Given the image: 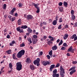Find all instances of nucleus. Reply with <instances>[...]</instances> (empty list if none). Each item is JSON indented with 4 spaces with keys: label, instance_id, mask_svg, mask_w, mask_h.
<instances>
[{
    "label": "nucleus",
    "instance_id": "f257e3e1",
    "mask_svg": "<svg viewBox=\"0 0 77 77\" xmlns=\"http://www.w3.org/2000/svg\"><path fill=\"white\" fill-rule=\"evenodd\" d=\"M25 51L23 50H22L19 51L17 54V56L18 58L21 57L23 54H24Z\"/></svg>",
    "mask_w": 77,
    "mask_h": 77
},
{
    "label": "nucleus",
    "instance_id": "f03ea898",
    "mask_svg": "<svg viewBox=\"0 0 77 77\" xmlns=\"http://www.w3.org/2000/svg\"><path fill=\"white\" fill-rule=\"evenodd\" d=\"M16 69L17 71H20L22 69V65L21 62H18L16 63Z\"/></svg>",
    "mask_w": 77,
    "mask_h": 77
},
{
    "label": "nucleus",
    "instance_id": "7ed1b4c3",
    "mask_svg": "<svg viewBox=\"0 0 77 77\" xmlns=\"http://www.w3.org/2000/svg\"><path fill=\"white\" fill-rule=\"evenodd\" d=\"M75 69V67L73 66L69 69V71H72L70 72V75H72V74H73V73H74L76 71Z\"/></svg>",
    "mask_w": 77,
    "mask_h": 77
},
{
    "label": "nucleus",
    "instance_id": "20e7f679",
    "mask_svg": "<svg viewBox=\"0 0 77 77\" xmlns=\"http://www.w3.org/2000/svg\"><path fill=\"white\" fill-rule=\"evenodd\" d=\"M39 62H40V59L39 58H37L36 60L34 61L33 63L35 65L37 64V66H39Z\"/></svg>",
    "mask_w": 77,
    "mask_h": 77
},
{
    "label": "nucleus",
    "instance_id": "39448f33",
    "mask_svg": "<svg viewBox=\"0 0 77 77\" xmlns=\"http://www.w3.org/2000/svg\"><path fill=\"white\" fill-rule=\"evenodd\" d=\"M42 63L44 66H46V65L50 64V63L48 61H45L42 60Z\"/></svg>",
    "mask_w": 77,
    "mask_h": 77
},
{
    "label": "nucleus",
    "instance_id": "423d86ee",
    "mask_svg": "<svg viewBox=\"0 0 77 77\" xmlns=\"http://www.w3.org/2000/svg\"><path fill=\"white\" fill-rule=\"evenodd\" d=\"M17 30L18 32H19L20 33H23V29L21 28V27H19L17 28Z\"/></svg>",
    "mask_w": 77,
    "mask_h": 77
},
{
    "label": "nucleus",
    "instance_id": "0eeeda50",
    "mask_svg": "<svg viewBox=\"0 0 77 77\" xmlns=\"http://www.w3.org/2000/svg\"><path fill=\"white\" fill-rule=\"evenodd\" d=\"M27 20H31L33 18V16L31 15H27Z\"/></svg>",
    "mask_w": 77,
    "mask_h": 77
},
{
    "label": "nucleus",
    "instance_id": "6e6552de",
    "mask_svg": "<svg viewBox=\"0 0 77 77\" xmlns=\"http://www.w3.org/2000/svg\"><path fill=\"white\" fill-rule=\"evenodd\" d=\"M55 67V65L54 64L50 66V70L51 71H53V69H54V68Z\"/></svg>",
    "mask_w": 77,
    "mask_h": 77
},
{
    "label": "nucleus",
    "instance_id": "1a4fd4ad",
    "mask_svg": "<svg viewBox=\"0 0 77 77\" xmlns=\"http://www.w3.org/2000/svg\"><path fill=\"white\" fill-rule=\"evenodd\" d=\"M60 73H65V70H64V69H63L62 67L61 66L60 67Z\"/></svg>",
    "mask_w": 77,
    "mask_h": 77
},
{
    "label": "nucleus",
    "instance_id": "9d476101",
    "mask_svg": "<svg viewBox=\"0 0 77 77\" xmlns=\"http://www.w3.org/2000/svg\"><path fill=\"white\" fill-rule=\"evenodd\" d=\"M68 51H71L72 53L74 52V50L72 49V47H71L69 48V49L68 50Z\"/></svg>",
    "mask_w": 77,
    "mask_h": 77
},
{
    "label": "nucleus",
    "instance_id": "9b49d317",
    "mask_svg": "<svg viewBox=\"0 0 77 77\" xmlns=\"http://www.w3.org/2000/svg\"><path fill=\"white\" fill-rule=\"evenodd\" d=\"M15 11H16V8H13L12 10L10 11L11 14V15H13V13H14V12Z\"/></svg>",
    "mask_w": 77,
    "mask_h": 77
},
{
    "label": "nucleus",
    "instance_id": "f8f14e48",
    "mask_svg": "<svg viewBox=\"0 0 77 77\" xmlns=\"http://www.w3.org/2000/svg\"><path fill=\"white\" fill-rule=\"evenodd\" d=\"M68 37V34H67V33H66L63 36V38L64 40H65L67 39Z\"/></svg>",
    "mask_w": 77,
    "mask_h": 77
},
{
    "label": "nucleus",
    "instance_id": "ddd939ff",
    "mask_svg": "<svg viewBox=\"0 0 77 77\" xmlns=\"http://www.w3.org/2000/svg\"><path fill=\"white\" fill-rule=\"evenodd\" d=\"M31 62H32V61L31 59H30V58H27L26 61V63H31Z\"/></svg>",
    "mask_w": 77,
    "mask_h": 77
},
{
    "label": "nucleus",
    "instance_id": "4468645a",
    "mask_svg": "<svg viewBox=\"0 0 77 77\" xmlns=\"http://www.w3.org/2000/svg\"><path fill=\"white\" fill-rule=\"evenodd\" d=\"M6 53L8 54H11L12 53V50L11 49L8 50L6 51Z\"/></svg>",
    "mask_w": 77,
    "mask_h": 77
},
{
    "label": "nucleus",
    "instance_id": "2eb2a0df",
    "mask_svg": "<svg viewBox=\"0 0 77 77\" xmlns=\"http://www.w3.org/2000/svg\"><path fill=\"white\" fill-rule=\"evenodd\" d=\"M34 4V6L35 8H36V9H37L38 8H39V7H38V5H39V4H35L34 3H33Z\"/></svg>",
    "mask_w": 77,
    "mask_h": 77
},
{
    "label": "nucleus",
    "instance_id": "dca6fc26",
    "mask_svg": "<svg viewBox=\"0 0 77 77\" xmlns=\"http://www.w3.org/2000/svg\"><path fill=\"white\" fill-rule=\"evenodd\" d=\"M27 31V32H29L30 33H32V32H33L32 30V29H31L30 27H29L28 28Z\"/></svg>",
    "mask_w": 77,
    "mask_h": 77
},
{
    "label": "nucleus",
    "instance_id": "f3484780",
    "mask_svg": "<svg viewBox=\"0 0 77 77\" xmlns=\"http://www.w3.org/2000/svg\"><path fill=\"white\" fill-rule=\"evenodd\" d=\"M30 68L32 70H34L35 69V66H34L32 65H31L30 66Z\"/></svg>",
    "mask_w": 77,
    "mask_h": 77
},
{
    "label": "nucleus",
    "instance_id": "a211bd4d",
    "mask_svg": "<svg viewBox=\"0 0 77 77\" xmlns=\"http://www.w3.org/2000/svg\"><path fill=\"white\" fill-rule=\"evenodd\" d=\"M57 48V47L56 46H54L52 47L53 50H56Z\"/></svg>",
    "mask_w": 77,
    "mask_h": 77
},
{
    "label": "nucleus",
    "instance_id": "6ab92c4d",
    "mask_svg": "<svg viewBox=\"0 0 77 77\" xmlns=\"http://www.w3.org/2000/svg\"><path fill=\"white\" fill-rule=\"evenodd\" d=\"M37 41H38V40L36 39H35L34 40H32V43L34 44H35L37 42Z\"/></svg>",
    "mask_w": 77,
    "mask_h": 77
},
{
    "label": "nucleus",
    "instance_id": "aec40b11",
    "mask_svg": "<svg viewBox=\"0 0 77 77\" xmlns=\"http://www.w3.org/2000/svg\"><path fill=\"white\" fill-rule=\"evenodd\" d=\"M17 23L18 25H20V24H21V23H22L21 22V19H19L18 20Z\"/></svg>",
    "mask_w": 77,
    "mask_h": 77
},
{
    "label": "nucleus",
    "instance_id": "412c9836",
    "mask_svg": "<svg viewBox=\"0 0 77 77\" xmlns=\"http://www.w3.org/2000/svg\"><path fill=\"white\" fill-rule=\"evenodd\" d=\"M28 27H27V26L26 25H25V26H21V29H27Z\"/></svg>",
    "mask_w": 77,
    "mask_h": 77
},
{
    "label": "nucleus",
    "instance_id": "4be33fe9",
    "mask_svg": "<svg viewBox=\"0 0 77 77\" xmlns=\"http://www.w3.org/2000/svg\"><path fill=\"white\" fill-rule=\"evenodd\" d=\"M53 77H58L59 76V74H55L53 75Z\"/></svg>",
    "mask_w": 77,
    "mask_h": 77
},
{
    "label": "nucleus",
    "instance_id": "5701e85b",
    "mask_svg": "<svg viewBox=\"0 0 77 77\" xmlns=\"http://www.w3.org/2000/svg\"><path fill=\"white\" fill-rule=\"evenodd\" d=\"M71 20H75V16H74V15H71Z\"/></svg>",
    "mask_w": 77,
    "mask_h": 77
},
{
    "label": "nucleus",
    "instance_id": "b1692460",
    "mask_svg": "<svg viewBox=\"0 0 77 77\" xmlns=\"http://www.w3.org/2000/svg\"><path fill=\"white\" fill-rule=\"evenodd\" d=\"M53 25L55 26L57 24V21L56 20H54L52 22Z\"/></svg>",
    "mask_w": 77,
    "mask_h": 77
},
{
    "label": "nucleus",
    "instance_id": "393cba45",
    "mask_svg": "<svg viewBox=\"0 0 77 77\" xmlns=\"http://www.w3.org/2000/svg\"><path fill=\"white\" fill-rule=\"evenodd\" d=\"M15 43V41H12L11 43H10V45L12 46L13 45H14V44Z\"/></svg>",
    "mask_w": 77,
    "mask_h": 77
},
{
    "label": "nucleus",
    "instance_id": "a878e982",
    "mask_svg": "<svg viewBox=\"0 0 77 77\" xmlns=\"http://www.w3.org/2000/svg\"><path fill=\"white\" fill-rule=\"evenodd\" d=\"M64 5L65 7H67V6H68V3L66 2H64Z\"/></svg>",
    "mask_w": 77,
    "mask_h": 77
},
{
    "label": "nucleus",
    "instance_id": "bb28decb",
    "mask_svg": "<svg viewBox=\"0 0 77 77\" xmlns=\"http://www.w3.org/2000/svg\"><path fill=\"white\" fill-rule=\"evenodd\" d=\"M24 46H25V43H23L20 45V47H24Z\"/></svg>",
    "mask_w": 77,
    "mask_h": 77
},
{
    "label": "nucleus",
    "instance_id": "cd10ccee",
    "mask_svg": "<svg viewBox=\"0 0 77 77\" xmlns=\"http://www.w3.org/2000/svg\"><path fill=\"white\" fill-rule=\"evenodd\" d=\"M71 15H74V11L72 10L71 11Z\"/></svg>",
    "mask_w": 77,
    "mask_h": 77
},
{
    "label": "nucleus",
    "instance_id": "c85d7f7f",
    "mask_svg": "<svg viewBox=\"0 0 77 77\" xmlns=\"http://www.w3.org/2000/svg\"><path fill=\"white\" fill-rule=\"evenodd\" d=\"M16 55V54L15 53L13 54V57L14 59H17V58L15 57Z\"/></svg>",
    "mask_w": 77,
    "mask_h": 77
},
{
    "label": "nucleus",
    "instance_id": "c756f323",
    "mask_svg": "<svg viewBox=\"0 0 77 77\" xmlns=\"http://www.w3.org/2000/svg\"><path fill=\"white\" fill-rule=\"evenodd\" d=\"M59 10L60 12H63V8L62 7H59Z\"/></svg>",
    "mask_w": 77,
    "mask_h": 77
},
{
    "label": "nucleus",
    "instance_id": "7c9ffc66",
    "mask_svg": "<svg viewBox=\"0 0 77 77\" xmlns=\"http://www.w3.org/2000/svg\"><path fill=\"white\" fill-rule=\"evenodd\" d=\"M23 3H19L18 4V5L19 8H22L23 6Z\"/></svg>",
    "mask_w": 77,
    "mask_h": 77
},
{
    "label": "nucleus",
    "instance_id": "2f4dec72",
    "mask_svg": "<svg viewBox=\"0 0 77 77\" xmlns=\"http://www.w3.org/2000/svg\"><path fill=\"white\" fill-rule=\"evenodd\" d=\"M75 36H76V34L73 35L72 37H70V39H73L74 38Z\"/></svg>",
    "mask_w": 77,
    "mask_h": 77
},
{
    "label": "nucleus",
    "instance_id": "473e14b6",
    "mask_svg": "<svg viewBox=\"0 0 77 77\" xmlns=\"http://www.w3.org/2000/svg\"><path fill=\"white\" fill-rule=\"evenodd\" d=\"M63 43V41H62V40H61L59 44V46H60L61 45H62V44Z\"/></svg>",
    "mask_w": 77,
    "mask_h": 77
},
{
    "label": "nucleus",
    "instance_id": "72a5a7b5",
    "mask_svg": "<svg viewBox=\"0 0 77 77\" xmlns=\"http://www.w3.org/2000/svg\"><path fill=\"white\" fill-rule=\"evenodd\" d=\"M60 73V75L62 77H64V74L65 73Z\"/></svg>",
    "mask_w": 77,
    "mask_h": 77
},
{
    "label": "nucleus",
    "instance_id": "f704fd0d",
    "mask_svg": "<svg viewBox=\"0 0 77 77\" xmlns=\"http://www.w3.org/2000/svg\"><path fill=\"white\" fill-rule=\"evenodd\" d=\"M63 21V20L62 17H60L59 19V22L60 23H62Z\"/></svg>",
    "mask_w": 77,
    "mask_h": 77
},
{
    "label": "nucleus",
    "instance_id": "c9c22d12",
    "mask_svg": "<svg viewBox=\"0 0 77 77\" xmlns=\"http://www.w3.org/2000/svg\"><path fill=\"white\" fill-rule=\"evenodd\" d=\"M33 38H34V39H36V38H38V36L36 35H34L33 36Z\"/></svg>",
    "mask_w": 77,
    "mask_h": 77
},
{
    "label": "nucleus",
    "instance_id": "e433bc0d",
    "mask_svg": "<svg viewBox=\"0 0 77 77\" xmlns=\"http://www.w3.org/2000/svg\"><path fill=\"white\" fill-rule=\"evenodd\" d=\"M53 74H56V73H57V70L56 69H55L53 71Z\"/></svg>",
    "mask_w": 77,
    "mask_h": 77
},
{
    "label": "nucleus",
    "instance_id": "4c0bfd02",
    "mask_svg": "<svg viewBox=\"0 0 77 77\" xmlns=\"http://www.w3.org/2000/svg\"><path fill=\"white\" fill-rule=\"evenodd\" d=\"M37 9V10L36 11V13H37V14H38V13H39V12L40 11V9H39V8H38Z\"/></svg>",
    "mask_w": 77,
    "mask_h": 77
},
{
    "label": "nucleus",
    "instance_id": "58836bf2",
    "mask_svg": "<svg viewBox=\"0 0 77 77\" xmlns=\"http://www.w3.org/2000/svg\"><path fill=\"white\" fill-rule=\"evenodd\" d=\"M52 52H53V51L51 50L49 53V55H50L51 56H52Z\"/></svg>",
    "mask_w": 77,
    "mask_h": 77
},
{
    "label": "nucleus",
    "instance_id": "ea45409f",
    "mask_svg": "<svg viewBox=\"0 0 77 77\" xmlns=\"http://www.w3.org/2000/svg\"><path fill=\"white\" fill-rule=\"evenodd\" d=\"M6 4H5L3 5L4 9H6Z\"/></svg>",
    "mask_w": 77,
    "mask_h": 77
},
{
    "label": "nucleus",
    "instance_id": "a19ab883",
    "mask_svg": "<svg viewBox=\"0 0 77 77\" xmlns=\"http://www.w3.org/2000/svg\"><path fill=\"white\" fill-rule=\"evenodd\" d=\"M63 3L62 2H60L58 3V5L60 6H62Z\"/></svg>",
    "mask_w": 77,
    "mask_h": 77
},
{
    "label": "nucleus",
    "instance_id": "79ce46f5",
    "mask_svg": "<svg viewBox=\"0 0 77 77\" xmlns=\"http://www.w3.org/2000/svg\"><path fill=\"white\" fill-rule=\"evenodd\" d=\"M63 45V46H64V47H66L67 46V45L66 43H64Z\"/></svg>",
    "mask_w": 77,
    "mask_h": 77
},
{
    "label": "nucleus",
    "instance_id": "37998d69",
    "mask_svg": "<svg viewBox=\"0 0 77 77\" xmlns=\"http://www.w3.org/2000/svg\"><path fill=\"white\" fill-rule=\"evenodd\" d=\"M66 49V48L64 47H63L61 48V50H65Z\"/></svg>",
    "mask_w": 77,
    "mask_h": 77
},
{
    "label": "nucleus",
    "instance_id": "c03bdc74",
    "mask_svg": "<svg viewBox=\"0 0 77 77\" xmlns=\"http://www.w3.org/2000/svg\"><path fill=\"white\" fill-rule=\"evenodd\" d=\"M72 63L73 64H74V65H75V64H77V62L76 61H73L72 62Z\"/></svg>",
    "mask_w": 77,
    "mask_h": 77
},
{
    "label": "nucleus",
    "instance_id": "a18cd8bd",
    "mask_svg": "<svg viewBox=\"0 0 77 77\" xmlns=\"http://www.w3.org/2000/svg\"><path fill=\"white\" fill-rule=\"evenodd\" d=\"M62 28V25H60L58 26V29H61Z\"/></svg>",
    "mask_w": 77,
    "mask_h": 77
},
{
    "label": "nucleus",
    "instance_id": "49530a36",
    "mask_svg": "<svg viewBox=\"0 0 77 77\" xmlns=\"http://www.w3.org/2000/svg\"><path fill=\"white\" fill-rule=\"evenodd\" d=\"M28 41L31 44L32 42V40H31V38H29L28 40Z\"/></svg>",
    "mask_w": 77,
    "mask_h": 77
},
{
    "label": "nucleus",
    "instance_id": "de8ad7c7",
    "mask_svg": "<svg viewBox=\"0 0 77 77\" xmlns=\"http://www.w3.org/2000/svg\"><path fill=\"white\" fill-rule=\"evenodd\" d=\"M64 28H65V29H67V28H68V25H66L64 26Z\"/></svg>",
    "mask_w": 77,
    "mask_h": 77
},
{
    "label": "nucleus",
    "instance_id": "09e8293b",
    "mask_svg": "<svg viewBox=\"0 0 77 77\" xmlns=\"http://www.w3.org/2000/svg\"><path fill=\"white\" fill-rule=\"evenodd\" d=\"M15 20V17H13L12 18L11 21H14Z\"/></svg>",
    "mask_w": 77,
    "mask_h": 77
},
{
    "label": "nucleus",
    "instance_id": "8fccbe9b",
    "mask_svg": "<svg viewBox=\"0 0 77 77\" xmlns=\"http://www.w3.org/2000/svg\"><path fill=\"white\" fill-rule=\"evenodd\" d=\"M77 40V36H75L74 37V41H76V40Z\"/></svg>",
    "mask_w": 77,
    "mask_h": 77
},
{
    "label": "nucleus",
    "instance_id": "3c124183",
    "mask_svg": "<svg viewBox=\"0 0 77 77\" xmlns=\"http://www.w3.org/2000/svg\"><path fill=\"white\" fill-rule=\"evenodd\" d=\"M43 54V52L42 51H41L40 54H39V56H42V54Z\"/></svg>",
    "mask_w": 77,
    "mask_h": 77
},
{
    "label": "nucleus",
    "instance_id": "603ef678",
    "mask_svg": "<svg viewBox=\"0 0 77 77\" xmlns=\"http://www.w3.org/2000/svg\"><path fill=\"white\" fill-rule=\"evenodd\" d=\"M9 67H10V68H12V64L11 63H10L9 64Z\"/></svg>",
    "mask_w": 77,
    "mask_h": 77
},
{
    "label": "nucleus",
    "instance_id": "864d4df0",
    "mask_svg": "<svg viewBox=\"0 0 77 77\" xmlns=\"http://www.w3.org/2000/svg\"><path fill=\"white\" fill-rule=\"evenodd\" d=\"M47 57L48 59H50V56L49 55H47Z\"/></svg>",
    "mask_w": 77,
    "mask_h": 77
},
{
    "label": "nucleus",
    "instance_id": "5fc2aeb1",
    "mask_svg": "<svg viewBox=\"0 0 77 77\" xmlns=\"http://www.w3.org/2000/svg\"><path fill=\"white\" fill-rule=\"evenodd\" d=\"M11 37L10 35H8L7 36V38H8V39H9V38Z\"/></svg>",
    "mask_w": 77,
    "mask_h": 77
},
{
    "label": "nucleus",
    "instance_id": "6e6d98bb",
    "mask_svg": "<svg viewBox=\"0 0 77 77\" xmlns=\"http://www.w3.org/2000/svg\"><path fill=\"white\" fill-rule=\"evenodd\" d=\"M59 66H60V64L59 63H58L56 66V67H59Z\"/></svg>",
    "mask_w": 77,
    "mask_h": 77
},
{
    "label": "nucleus",
    "instance_id": "4d7b16f0",
    "mask_svg": "<svg viewBox=\"0 0 77 77\" xmlns=\"http://www.w3.org/2000/svg\"><path fill=\"white\" fill-rule=\"evenodd\" d=\"M51 41H54V38L52 37L51 38Z\"/></svg>",
    "mask_w": 77,
    "mask_h": 77
},
{
    "label": "nucleus",
    "instance_id": "13d9d810",
    "mask_svg": "<svg viewBox=\"0 0 77 77\" xmlns=\"http://www.w3.org/2000/svg\"><path fill=\"white\" fill-rule=\"evenodd\" d=\"M43 24L44 25H46V24H47V23L44 22L43 23Z\"/></svg>",
    "mask_w": 77,
    "mask_h": 77
},
{
    "label": "nucleus",
    "instance_id": "bf43d9fd",
    "mask_svg": "<svg viewBox=\"0 0 77 77\" xmlns=\"http://www.w3.org/2000/svg\"><path fill=\"white\" fill-rule=\"evenodd\" d=\"M75 27H77V22H76L74 25Z\"/></svg>",
    "mask_w": 77,
    "mask_h": 77
},
{
    "label": "nucleus",
    "instance_id": "052dcab7",
    "mask_svg": "<svg viewBox=\"0 0 77 77\" xmlns=\"http://www.w3.org/2000/svg\"><path fill=\"white\" fill-rule=\"evenodd\" d=\"M60 41V39H58L57 40V43H58V42H59Z\"/></svg>",
    "mask_w": 77,
    "mask_h": 77
},
{
    "label": "nucleus",
    "instance_id": "680f3d73",
    "mask_svg": "<svg viewBox=\"0 0 77 77\" xmlns=\"http://www.w3.org/2000/svg\"><path fill=\"white\" fill-rule=\"evenodd\" d=\"M4 68L5 67H2L1 69V71H2V70H3V69H4Z\"/></svg>",
    "mask_w": 77,
    "mask_h": 77
},
{
    "label": "nucleus",
    "instance_id": "e2e57ef3",
    "mask_svg": "<svg viewBox=\"0 0 77 77\" xmlns=\"http://www.w3.org/2000/svg\"><path fill=\"white\" fill-rule=\"evenodd\" d=\"M67 56H70V55L69 54V53H68L67 54Z\"/></svg>",
    "mask_w": 77,
    "mask_h": 77
},
{
    "label": "nucleus",
    "instance_id": "0e129e2a",
    "mask_svg": "<svg viewBox=\"0 0 77 77\" xmlns=\"http://www.w3.org/2000/svg\"><path fill=\"white\" fill-rule=\"evenodd\" d=\"M15 16H16V17H17L18 16V14L16 13L15 14Z\"/></svg>",
    "mask_w": 77,
    "mask_h": 77
},
{
    "label": "nucleus",
    "instance_id": "69168bd1",
    "mask_svg": "<svg viewBox=\"0 0 77 77\" xmlns=\"http://www.w3.org/2000/svg\"><path fill=\"white\" fill-rule=\"evenodd\" d=\"M52 37L51 36V35H49V36L48 37V38H51Z\"/></svg>",
    "mask_w": 77,
    "mask_h": 77
},
{
    "label": "nucleus",
    "instance_id": "338daca9",
    "mask_svg": "<svg viewBox=\"0 0 77 77\" xmlns=\"http://www.w3.org/2000/svg\"><path fill=\"white\" fill-rule=\"evenodd\" d=\"M44 39H46V38H47V37H46V36L44 35Z\"/></svg>",
    "mask_w": 77,
    "mask_h": 77
},
{
    "label": "nucleus",
    "instance_id": "774afa93",
    "mask_svg": "<svg viewBox=\"0 0 77 77\" xmlns=\"http://www.w3.org/2000/svg\"><path fill=\"white\" fill-rule=\"evenodd\" d=\"M9 35H12V32H10L9 33Z\"/></svg>",
    "mask_w": 77,
    "mask_h": 77
}]
</instances>
